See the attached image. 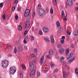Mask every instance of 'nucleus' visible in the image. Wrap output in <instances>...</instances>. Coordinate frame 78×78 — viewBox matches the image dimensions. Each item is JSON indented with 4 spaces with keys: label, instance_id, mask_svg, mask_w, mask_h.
Wrapping results in <instances>:
<instances>
[{
    "label": "nucleus",
    "instance_id": "obj_26",
    "mask_svg": "<svg viewBox=\"0 0 78 78\" xmlns=\"http://www.w3.org/2000/svg\"><path fill=\"white\" fill-rule=\"evenodd\" d=\"M75 72L76 73L77 75H78V68H77L75 69Z\"/></svg>",
    "mask_w": 78,
    "mask_h": 78
},
{
    "label": "nucleus",
    "instance_id": "obj_6",
    "mask_svg": "<svg viewBox=\"0 0 78 78\" xmlns=\"http://www.w3.org/2000/svg\"><path fill=\"white\" fill-rule=\"evenodd\" d=\"M30 18H31V16L29 15V17H28L27 19V21L26 23V24L27 25H30Z\"/></svg>",
    "mask_w": 78,
    "mask_h": 78
},
{
    "label": "nucleus",
    "instance_id": "obj_32",
    "mask_svg": "<svg viewBox=\"0 0 78 78\" xmlns=\"http://www.w3.org/2000/svg\"><path fill=\"white\" fill-rule=\"evenodd\" d=\"M34 51L35 53H37V48H35L34 49Z\"/></svg>",
    "mask_w": 78,
    "mask_h": 78
},
{
    "label": "nucleus",
    "instance_id": "obj_39",
    "mask_svg": "<svg viewBox=\"0 0 78 78\" xmlns=\"http://www.w3.org/2000/svg\"><path fill=\"white\" fill-rule=\"evenodd\" d=\"M37 76H40V73H39V72H37Z\"/></svg>",
    "mask_w": 78,
    "mask_h": 78
},
{
    "label": "nucleus",
    "instance_id": "obj_55",
    "mask_svg": "<svg viewBox=\"0 0 78 78\" xmlns=\"http://www.w3.org/2000/svg\"><path fill=\"white\" fill-rule=\"evenodd\" d=\"M62 39H65V37L64 36H63L62 37Z\"/></svg>",
    "mask_w": 78,
    "mask_h": 78
},
{
    "label": "nucleus",
    "instance_id": "obj_63",
    "mask_svg": "<svg viewBox=\"0 0 78 78\" xmlns=\"http://www.w3.org/2000/svg\"><path fill=\"white\" fill-rule=\"evenodd\" d=\"M36 25H37V27H39V25L38 24V23H37L36 24Z\"/></svg>",
    "mask_w": 78,
    "mask_h": 78
},
{
    "label": "nucleus",
    "instance_id": "obj_38",
    "mask_svg": "<svg viewBox=\"0 0 78 78\" xmlns=\"http://www.w3.org/2000/svg\"><path fill=\"white\" fill-rule=\"evenodd\" d=\"M50 12L51 14H53V9H51Z\"/></svg>",
    "mask_w": 78,
    "mask_h": 78
},
{
    "label": "nucleus",
    "instance_id": "obj_30",
    "mask_svg": "<svg viewBox=\"0 0 78 78\" xmlns=\"http://www.w3.org/2000/svg\"><path fill=\"white\" fill-rule=\"evenodd\" d=\"M17 50V48H15L14 49V53H16Z\"/></svg>",
    "mask_w": 78,
    "mask_h": 78
},
{
    "label": "nucleus",
    "instance_id": "obj_57",
    "mask_svg": "<svg viewBox=\"0 0 78 78\" xmlns=\"http://www.w3.org/2000/svg\"><path fill=\"white\" fill-rule=\"evenodd\" d=\"M17 9L19 11H20V8H17Z\"/></svg>",
    "mask_w": 78,
    "mask_h": 78
},
{
    "label": "nucleus",
    "instance_id": "obj_24",
    "mask_svg": "<svg viewBox=\"0 0 78 78\" xmlns=\"http://www.w3.org/2000/svg\"><path fill=\"white\" fill-rule=\"evenodd\" d=\"M22 27H21V26L20 25L18 26V29L19 30H22Z\"/></svg>",
    "mask_w": 78,
    "mask_h": 78
},
{
    "label": "nucleus",
    "instance_id": "obj_36",
    "mask_svg": "<svg viewBox=\"0 0 78 78\" xmlns=\"http://www.w3.org/2000/svg\"><path fill=\"white\" fill-rule=\"evenodd\" d=\"M51 69H52L53 67H54L55 65H54V64H51Z\"/></svg>",
    "mask_w": 78,
    "mask_h": 78
},
{
    "label": "nucleus",
    "instance_id": "obj_21",
    "mask_svg": "<svg viewBox=\"0 0 78 78\" xmlns=\"http://www.w3.org/2000/svg\"><path fill=\"white\" fill-rule=\"evenodd\" d=\"M53 3L55 5H57V2H56V0H53Z\"/></svg>",
    "mask_w": 78,
    "mask_h": 78
},
{
    "label": "nucleus",
    "instance_id": "obj_56",
    "mask_svg": "<svg viewBox=\"0 0 78 78\" xmlns=\"http://www.w3.org/2000/svg\"><path fill=\"white\" fill-rule=\"evenodd\" d=\"M48 8H46V12H48Z\"/></svg>",
    "mask_w": 78,
    "mask_h": 78
},
{
    "label": "nucleus",
    "instance_id": "obj_18",
    "mask_svg": "<svg viewBox=\"0 0 78 78\" xmlns=\"http://www.w3.org/2000/svg\"><path fill=\"white\" fill-rule=\"evenodd\" d=\"M75 59V58L73 57L72 58H71V59L69 61V63H71Z\"/></svg>",
    "mask_w": 78,
    "mask_h": 78
},
{
    "label": "nucleus",
    "instance_id": "obj_62",
    "mask_svg": "<svg viewBox=\"0 0 78 78\" xmlns=\"http://www.w3.org/2000/svg\"><path fill=\"white\" fill-rule=\"evenodd\" d=\"M9 16H7V18L8 19H9Z\"/></svg>",
    "mask_w": 78,
    "mask_h": 78
},
{
    "label": "nucleus",
    "instance_id": "obj_17",
    "mask_svg": "<svg viewBox=\"0 0 78 78\" xmlns=\"http://www.w3.org/2000/svg\"><path fill=\"white\" fill-rule=\"evenodd\" d=\"M74 34L75 36H77L78 35V30H76L74 32Z\"/></svg>",
    "mask_w": 78,
    "mask_h": 78
},
{
    "label": "nucleus",
    "instance_id": "obj_54",
    "mask_svg": "<svg viewBox=\"0 0 78 78\" xmlns=\"http://www.w3.org/2000/svg\"><path fill=\"white\" fill-rule=\"evenodd\" d=\"M8 57H11V56H12V55L11 54H9L8 55Z\"/></svg>",
    "mask_w": 78,
    "mask_h": 78
},
{
    "label": "nucleus",
    "instance_id": "obj_59",
    "mask_svg": "<svg viewBox=\"0 0 78 78\" xmlns=\"http://www.w3.org/2000/svg\"><path fill=\"white\" fill-rule=\"evenodd\" d=\"M24 39H28V36H26L25 37Z\"/></svg>",
    "mask_w": 78,
    "mask_h": 78
},
{
    "label": "nucleus",
    "instance_id": "obj_52",
    "mask_svg": "<svg viewBox=\"0 0 78 78\" xmlns=\"http://www.w3.org/2000/svg\"><path fill=\"white\" fill-rule=\"evenodd\" d=\"M63 65L64 66H66V63L63 62Z\"/></svg>",
    "mask_w": 78,
    "mask_h": 78
},
{
    "label": "nucleus",
    "instance_id": "obj_48",
    "mask_svg": "<svg viewBox=\"0 0 78 78\" xmlns=\"http://www.w3.org/2000/svg\"><path fill=\"white\" fill-rule=\"evenodd\" d=\"M75 10L76 11H78V7L77 6H76L75 8Z\"/></svg>",
    "mask_w": 78,
    "mask_h": 78
},
{
    "label": "nucleus",
    "instance_id": "obj_29",
    "mask_svg": "<svg viewBox=\"0 0 78 78\" xmlns=\"http://www.w3.org/2000/svg\"><path fill=\"white\" fill-rule=\"evenodd\" d=\"M20 78H22L23 77V74L22 73H20Z\"/></svg>",
    "mask_w": 78,
    "mask_h": 78
},
{
    "label": "nucleus",
    "instance_id": "obj_37",
    "mask_svg": "<svg viewBox=\"0 0 78 78\" xmlns=\"http://www.w3.org/2000/svg\"><path fill=\"white\" fill-rule=\"evenodd\" d=\"M3 6V3H2L0 4V6L1 8H2Z\"/></svg>",
    "mask_w": 78,
    "mask_h": 78
},
{
    "label": "nucleus",
    "instance_id": "obj_60",
    "mask_svg": "<svg viewBox=\"0 0 78 78\" xmlns=\"http://www.w3.org/2000/svg\"><path fill=\"white\" fill-rule=\"evenodd\" d=\"M68 35H70V34H71V32H69V33H68Z\"/></svg>",
    "mask_w": 78,
    "mask_h": 78
},
{
    "label": "nucleus",
    "instance_id": "obj_15",
    "mask_svg": "<svg viewBox=\"0 0 78 78\" xmlns=\"http://www.w3.org/2000/svg\"><path fill=\"white\" fill-rule=\"evenodd\" d=\"M51 42H52V43H53H53H54V38H53V36L52 35H51Z\"/></svg>",
    "mask_w": 78,
    "mask_h": 78
},
{
    "label": "nucleus",
    "instance_id": "obj_64",
    "mask_svg": "<svg viewBox=\"0 0 78 78\" xmlns=\"http://www.w3.org/2000/svg\"><path fill=\"white\" fill-rule=\"evenodd\" d=\"M24 48L27 49V46H24Z\"/></svg>",
    "mask_w": 78,
    "mask_h": 78
},
{
    "label": "nucleus",
    "instance_id": "obj_33",
    "mask_svg": "<svg viewBox=\"0 0 78 78\" xmlns=\"http://www.w3.org/2000/svg\"><path fill=\"white\" fill-rule=\"evenodd\" d=\"M18 18H19V16H18L16 15L15 16V19L16 20H18Z\"/></svg>",
    "mask_w": 78,
    "mask_h": 78
},
{
    "label": "nucleus",
    "instance_id": "obj_45",
    "mask_svg": "<svg viewBox=\"0 0 78 78\" xmlns=\"http://www.w3.org/2000/svg\"><path fill=\"white\" fill-rule=\"evenodd\" d=\"M27 32H28V31L27 30H26L25 31L24 35H26V34H27Z\"/></svg>",
    "mask_w": 78,
    "mask_h": 78
},
{
    "label": "nucleus",
    "instance_id": "obj_58",
    "mask_svg": "<svg viewBox=\"0 0 78 78\" xmlns=\"http://www.w3.org/2000/svg\"><path fill=\"white\" fill-rule=\"evenodd\" d=\"M44 71L45 72H47L48 71L47 69H45L44 70Z\"/></svg>",
    "mask_w": 78,
    "mask_h": 78
},
{
    "label": "nucleus",
    "instance_id": "obj_16",
    "mask_svg": "<svg viewBox=\"0 0 78 78\" xmlns=\"http://www.w3.org/2000/svg\"><path fill=\"white\" fill-rule=\"evenodd\" d=\"M64 51V49L63 48H62L59 50V52L60 53H63Z\"/></svg>",
    "mask_w": 78,
    "mask_h": 78
},
{
    "label": "nucleus",
    "instance_id": "obj_14",
    "mask_svg": "<svg viewBox=\"0 0 78 78\" xmlns=\"http://www.w3.org/2000/svg\"><path fill=\"white\" fill-rule=\"evenodd\" d=\"M10 73L11 74H13V73H14L16 72V70H14L13 69H10Z\"/></svg>",
    "mask_w": 78,
    "mask_h": 78
},
{
    "label": "nucleus",
    "instance_id": "obj_11",
    "mask_svg": "<svg viewBox=\"0 0 78 78\" xmlns=\"http://www.w3.org/2000/svg\"><path fill=\"white\" fill-rule=\"evenodd\" d=\"M44 56H42L40 62L41 64H43V61H44Z\"/></svg>",
    "mask_w": 78,
    "mask_h": 78
},
{
    "label": "nucleus",
    "instance_id": "obj_61",
    "mask_svg": "<svg viewBox=\"0 0 78 78\" xmlns=\"http://www.w3.org/2000/svg\"><path fill=\"white\" fill-rule=\"evenodd\" d=\"M41 7V5H38V8H40Z\"/></svg>",
    "mask_w": 78,
    "mask_h": 78
},
{
    "label": "nucleus",
    "instance_id": "obj_50",
    "mask_svg": "<svg viewBox=\"0 0 78 78\" xmlns=\"http://www.w3.org/2000/svg\"><path fill=\"white\" fill-rule=\"evenodd\" d=\"M55 72H56V73H57V72H58V69H55Z\"/></svg>",
    "mask_w": 78,
    "mask_h": 78
},
{
    "label": "nucleus",
    "instance_id": "obj_31",
    "mask_svg": "<svg viewBox=\"0 0 78 78\" xmlns=\"http://www.w3.org/2000/svg\"><path fill=\"white\" fill-rule=\"evenodd\" d=\"M69 52V50L68 49H67L66 50V53L67 54H68Z\"/></svg>",
    "mask_w": 78,
    "mask_h": 78
},
{
    "label": "nucleus",
    "instance_id": "obj_27",
    "mask_svg": "<svg viewBox=\"0 0 78 78\" xmlns=\"http://www.w3.org/2000/svg\"><path fill=\"white\" fill-rule=\"evenodd\" d=\"M30 26V25L29 24H26L25 25V27L26 28H29Z\"/></svg>",
    "mask_w": 78,
    "mask_h": 78
},
{
    "label": "nucleus",
    "instance_id": "obj_34",
    "mask_svg": "<svg viewBox=\"0 0 78 78\" xmlns=\"http://www.w3.org/2000/svg\"><path fill=\"white\" fill-rule=\"evenodd\" d=\"M46 57L48 58H51V56H50V55H46Z\"/></svg>",
    "mask_w": 78,
    "mask_h": 78
},
{
    "label": "nucleus",
    "instance_id": "obj_3",
    "mask_svg": "<svg viewBox=\"0 0 78 78\" xmlns=\"http://www.w3.org/2000/svg\"><path fill=\"white\" fill-rule=\"evenodd\" d=\"M9 64V62H8V61L6 60H2V66L4 68H6V67H7L8 66Z\"/></svg>",
    "mask_w": 78,
    "mask_h": 78
},
{
    "label": "nucleus",
    "instance_id": "obj_10",
    "mask_svg": "<svg viewBox=\"0 0 78 78\" xmlns=\"http://www.w3.org/2000/svg\"><path fill=\"white\" fill-rule=\"evenodd\" d=\"M43 30L45 33H48V28L45 27L43 28Z\"/></svg>",
    "mask_w": 78,
    "mask_h": 78
},
{
    "label": "nucleus",
    "instance_id": "obj_43",
    "mask_svg": "<svg viewBox=\"0 0 78 78\" xmlns=\"http://www.w3.org/2000/svg\"><path fill=\"white\" fill-rule=\"evenodd\" d=\"M23 42L24 43V44H27V41H26V40H25V39H24V40L23 41Z\"/></svg>",
    "mask_w": 78,
    "mask_h": 78
},
{
    "label": "nucleus",
    "instance_id": "obj_53",
    "mask_svg": "<svg viewBox=\"0 0 78 78\" xmlns=\"http://www.w3.org/2000/svg\"><path fill=\"white\" fill-rule=\"evenodd\" d=\"M35 14H36V13H35V12H34L33 14V17H34V16H35Z\"/></svg>",
    "mask_w": 78,
    "mask_h": 78
},
{
    "label": "nucleus",
    "instance_id": "obj_19",
    "mask_svg": "<svg viewBox=\"0 0 78 78\" xmlns=\"http://www.w3.org/2000/svg\"><path fill=\"white\" fill-rule=\"evenodd\" d=\"M53 50H51L49 51V55H51L53 54Z\"/></svg>",
    "mask_w": 78,
    "mask_h": 78
},
{
    "label": "nucleus",
    "instance_id": "obj_23",
    "mask_svg": "<svg viewBox=\"0 0 78 78\" xmlns=\"http://www.w3.org/2000/svg\"><path fill=\"white\" fill-rule=\"evenodd\" d=\"M58 48H60L62 47V44H59L58 45Z\"/></svg>",
    "mask_w": 78,
    "mask_h": 78
},
{
    "label": "nucleus",
    "instance_id": "obj_5",
    "mask_svg": "<svg viewBox=\"0 0 78 78\" xmlns=\"http://www.w3.org/2000/svg\"><path fill=\"white\" fill-rule=\"evenodd\" d=\"M64 11H62V15L61 16V17L62 19H63L64 21H66V20H67V14H66V16L65 17L64 16Z\"/></svg>",
    "mask_w": 78,
    "mask_h": 78
},
{
    "label": "nucleus",
    "instance_id": "obj_1",
    "mask_svg": "<svg viewBox=\"0 0 78 78\" xmlns=\"http://www.w3.org/2000/svg\"><path fill=\"white\" fill-rule=\"evenodd\" d=\"M36 61L34 60L29 63L30 70V71H32L30 74V76H33L36 73V70L34 69V65L36 64Z\"/></svg>",
    "mask_w": 78,
    "mask_h": 78
},
{
    "label": "nucleus",
    "instance_id": "obj_13",
    "mask_svg": "<svg viewBox=\"0 0 78 78\" xmlns=\"http://www.w3.org/2000/svg\"><path fill=\"white\" fill-rule=\"evenodd\" d=\"M44 40L46 42H47V43H49L50 42V41L48 39V37H46L44 38Z\"/></svg>",
    "mask_w": 78,
    "mask_h": 78
},
{
    "label": "nucleus",
    "instance_id": "obj_28",
    "mask_svg": "<svg viewBox=\"0 0 78 78\" xmlns=\"http://www.w3.org/2000/svg\"><path fill=\"white\" fill-rule=\"evenodd\" d=\"M58 27H59L60 26V23L59 22V21H58L56 23Z\"/></svg>",
    "mask_w": 78,
    "mask_h": 78
},
{
    "label": "nucleus",
    "instance_id": "obj_41",
    "mask_svg": "<svg viewBox=\"0 0 78 78\" xmlns=\"http://www.w3.org/2000/svg\"><path fill=\"white\" fill-rule=\"evenodd\" d=\"M39 33L41 35H42V34H43V33H42V31L41 30H40L39 31Z\"/></svg>",
    "mask_w": 78,
    "mask_h": 78
},
{
    "label": "nucleus",
    "instance_id": "obj_9",
    "mask_svg": "<svg viewBox=\"0 0 78 78\" xmlns=\"http://www.w3.org/2000/svg\"><path fill=\"white\" fill-rule=\"evenodd\" d=\"M62 27L61 26H60L59 27L58 30V34H60L61 33L62 31Z\"/></svg>",
    "mask_w": 78,
    "mask_h": 78
},
{
    "label": "nucleus",
    "instance_id": "obj_44",
    "mask_svg": "<svg viewBox=\"0 0 78 78\" xmlns=\"http://www.w3.org/2000/svg\"><path fill=\"white\" fill-rule=\"evenodd\" d=\"M61 42L62 44H64V40H62Z\"/></svg>",
    "mask_w": 78,
    "mask_h": 78
},
{
    "label": "nucleus",
    "instance_id": "obj_8",
    "mask_svg": "<svg viewBox=\"0 0 78 78\" xmlns=\"http://www.w3.org/2000/svg\"><path fill=\"white\" fill-rule=\"evenodd\" d=\"M63 76L64 78H66V76H67L69 75V73H66V72L64 71L63 73Z\"/></svg>",
    "mask_w": 78,
    "mask_h": 78
},
{
    "label": "nucleus",
    "instance_id": "obj_47",
    "mask_svg": "<svg viewBox=\"0 0 78 78\" xmlns=\"http://www.w3.org/2000/svg\"><path fill=\"white\" fill-rule=\"evenodd\" d=\"M15 8H16L15 7H13L12 8V10L13 11H14L15 10Z\"/></svg>",
    "mask_w": 78,
    "mask_h": 78
},
{
    "label": "nucleus",
    "instance_id": "obj_49",
    "mask_svg": "<svg viewBox=\"0 0 78 78\" xmlns=\"http://www.w3.org/2000/svg\"><path fill=\"white\" fill-rule=\"evenodd\" d=\"M61 61H62V60H64V58L63 57H62L61 58Z\"/></svg>",
    "mask_w": 78,
    "mask_h": 78
},
{
    "label": "nucleus",
    "instance_id": "obj_40",
    "mask_svg": "<svg viewBox=\"0 0 78 78\" xmlns=\"http://www.w3.org/2000/svg\"><path fill=\"white\" fill-rule=\"evenodd\" d=\"M23 50V47H22L20 48L19 51H22V50Z\"/></svg>",
    "mask_w": 78,
    "mask_h": 78
},
{
    "label": "nucleus",
    "instance_id": "obj_22",
    "mask_svg": "<svg viewBox=\"0 0 78 78\" xmlns=\"http://www.w3.org/2000/svg\"><path fill=\"white\" fill-rule=\"evenodd\" d=\"M22 69H26V67H25V65H24V64H22Z\"/></svg>",
    "mask_w": 78,
    "mask_h": 78
},
{
    "label": "nucleus",
    "instance_id": "obj_20",
    "mask_svg": "<svg viewBox=\"0 0 78 78\" xmlns=\"http://www.w3.org/2000/svg\"><path fill=\"white\" fill-rule=\"evenodd\" d=\"M5 17V14H3L2 16V18L3 20H5L6 19V17Z\"/></svg>",
    "mask_w": 78,
    "mask_h": 78
},
{
    "label": "nucleus",
    "instance_id": "obj_12",
    "mask_svg": "<svg viewBox=\"0 0 78 78\" xmlns=\"http://www.w3.org/2000/svg\"><path fill=\"white\" fill-rule=\"evenodd\" d=\"M73 55V53H71L69 55L68 57L67 58V59H69L70 58H71L72 57V55Z\"/></svg>",
    "mask_w": 78,
    "mask_h": 78
},
{
    "label": "nucleus",
    "instance_id": "obj_7",
    "mask_svg": "<svg viewBox=\"0 0 78 78\" xmlns=\"http://www.w3.org/2000/svg\"><path fill=\"white\" fill-rule=\"evenodd\" d=\"M66 5L68 6H72V5H73V4L72 3V0H68Z\"/></svg>",
    "mask_w": 78,
    "mask_h": 78
},
{
    "label": "nucleus",
    "instance_id": "obj_42",
    "mask_svg": "<svg viewBox=\"0 0 78 78\" xmlns=\"http://www.w3.org/2000/svg\"><path fill=\"white\" fill-rule=\"evenodd\" d=\"M12 47V45H9L8 47V49H10V48H11Z\"/></svg>",
    "mask_w": 78,
    "mask_h": 78
},
{
    "label": "nucleus",
    "instance_id": "obj_4",
    "mask_svg": "<svg viewBox=\"0 0 78 78\" xmlns=\"http://www.w3.org/2000/svg\"><path fill=\"white\" fill-rule=\"evenodd\" d=\"M30 10L29 9H27L24 12V16L25 17H27V16H28L27 18L29 17V15H30V16H31V14H30Z\"/></svg>",
    "mask_w": 78,
    "mask_h": 78
},
{
    "label": "nucleus",
    "instance_id": "obj_35",
    "mask_svg": "<svg viewBox=\"0 0 78 78\" xmlns=\"http://www.w3.org/2000/svg\"><path fill=\"white\" fill-rule=\"evenodd\" d=\"M34 37H33L32 36H31V39H30L31 41H34Z\"/></svg>",
    "mask_w": 78,
    "mask_h": 78
},
{
    "label": "nucleus",
    "instance_id": "obj_25",
    "mask_svg": "<svg viewBox=\"0 0 78 78\" xmlns=\"http://www.w3.org/2000/svg\"><path fill=\"white\" fill-rule=\"evenodd\" d=\"M10 69H12V70H16V68L15 66H13V67H11L10 68Z\"/></svg>",
    "mask_w": 78,
    "mask_h": 78
},
{
    "label": "nucleus",
    "instance_id": "obj_46",
    "mask_svg": "<svg viewBox=\"0 0 78 78\" xmlns=\"http://www.w3.org/2000/svg\"><path fill=\"white\" fill-rule=\"evenodd\" d=\"M70 47L71 48H74V45H73V44H71Z\"/></svg>",
    "mask_w": 78,
    "mask_h": 78
},
{
    "label": "nucleus",
    "instance_id": "obj_2",
    "mask_svg": "<svg viewBox=\"0 0 78 78\" xmlns=\"http://www.w3.org/2000/svg\"><path fill=\"white\" fill-rule=\"evenodd\" d=\"M38 14H39L40 16H43L45 14V10L42 9L38 8V9L37 10Z\"/></svg>",
    "mask_w": 78,
    "mask_h": 78
},
{
    "label": "nucleus",
    "instance_id": "obj_51",
    "mask_svg": "<svg viewBox=\"0 0 78 78\" xmlns=\"http://www.w3.org/2000/svg\"><path fill=\"white\" fill-rule=\"evenodd\" d=\"M15 3H16V4H17V3H18V0H16L15 2H14Z\"/></svg>",
    "mask_w": 78,
    "mask_h": 78
}]
</instances>
